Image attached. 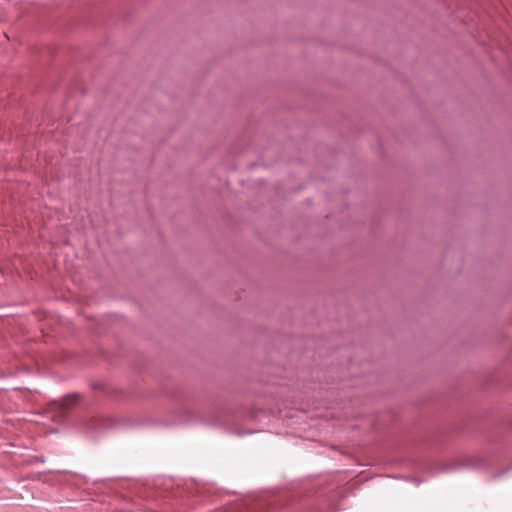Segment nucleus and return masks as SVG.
Instances as JSON below:
<instances>
[{"instance_id": "f257e3e1", "label": "nucleus", "mask_w": 512, "mask_h": 512, "mask_svg": "<svg viewBox=\"0 0 512 512\" xmlns=\"http://www.w3.org/2000/svg\"><path fill=\"white\" fill-rule=\"evenodd\" d=\"M79 397L78 394H72L61 400L51 402L50 410L53 413L52 417L58 421L64 420L68 411L78 403Z\"/></svg>"}, {"instance_id": "f03ea898", "label": "nucleus", "mask_w": 512, "mask_h": 512, "mask_svg": "<svg viewBox=\"0 0 512 512\" xmlns=\"http://www.w3.org/2000/svg\"><path fill=\"white\" fill-rule=\"evenodd\" d=\"M114 420L110 417H92L87 422V428L90 430H98L103 427L111 426Z\"/></svg>"}]
</instances>
